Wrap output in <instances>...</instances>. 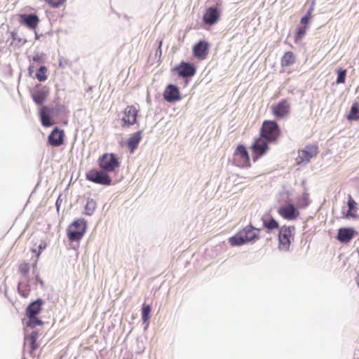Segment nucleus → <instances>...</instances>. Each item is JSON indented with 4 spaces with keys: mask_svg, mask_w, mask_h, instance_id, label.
I'll list each match as a JSON object with an SVG mask.
<instances>
[{
    "mask_svg": "<svg viewBox=\"0 0 359 359\" xmlns=\"http://www.w3.org/2000/svg\"><path fill=\"white\" fill-rule=\"evenodd\" d=\"M259 229L248 225L240 230L236 235L229 238V243L232 246L241 245L259 238Z\"/></svg>",
    "mask_w": 359,
    "mask_h": 359,
    "instance_id": "nucleus-1",
    "label": "nucleus"
},
{
    "mask_svg": "<svg viewBox=\"0 0 359 359\" xmlns=\"http://www.w3.org/2000/svg\"><path fill=\"white\" fill-rule=\"evenodd\" d=\"M259 134L268 141L275 143L280 135V130L276 121L266 120L262 123Z\"/></svg>",
    "mask_w": 359,
    "mask_h": 359,
    "instance_id": "nucleus-2",
    "label": "nucleus"
},
{
    "mask_svg": "<svg viewBox=\"0 0 359 359\" xmlns=\"http://www.w3.org/2000/svg\"><path fill=\"white\" fill-rule=\"evenodd\" d=\"M86 229V223L83 219L74 221L67 228V236L71 242H79L83 238Z\"/></svg>",
    "mask_w": 359,
    "mask_h": 359,
    "instance_id": "nucleus-3",
    "label": "nucleus"
},
{
    "mask_svg": "<svg viewBox=\"0 0 359 359\" xmlns=\"http://www.w3.org/2000/svg\"><path fill=\"white\" fill-rule=\"evenodd\" d=\"M100 168L104 172H114L120 166L118 158L114 154H104L98 159Z\"/></svg>",
    "mask_w": 359,
    "mask_h": 359,
    "instance_id": "nucleus-4",
    "label": "nucleus"
},
{
    "mask_svg": "<svg viewBox=\"0 0 359 359\" xmlns=\"http://www.w3.org/2000/svg\"><path fill=\"white\" fill-rule=\"evenodd\" d=\"M233 161L236 165L239 168H249L251 165L250 159L245 146L242 144L238 145L236 148L233 155Z\"/></svg>",
    "mask_w": 359,
    "mask_h": 359,
    "instance_id": "nucleus-5",
    "label": "nucleus"
},
{
    "mask_svg": "<svg viewBox=\"0 0 359 359\" xmlns=\"http://www.w3.org/2000/svg\"><path fill=\"white\" fill-rule=\"evenodd\" d=\"M318 153V147L316 144L306 145L302 150H299L298 156L295 158L296 164L305 165L311 159Z\"/></svg>",
    "mask_w": 359,
    "mask_h": 359,
    "instance_id": "nucleus-6",
    "label": "nucleus"
},
{
    "mask_svg": "<svg viewBox=\"0 0 359 359\" xmlns=\"http://www.w3.org/2000/svg\"><path fill=\"white\" fill-rule=\"evenodd\" d=\"M271 142L268 141L265 137L259 134V136L254 140L251 146L252 152L255 154L254 161L266 154L269 150V144Z\"/></svg>",
    "mask_w": 359,
    "mask_h": 359,
    "instance_id": "nucleus-7",
    "label": "nucleus"
},
{
    "mask_svg": "<svg viewBox=\"0 0 359 359\" xmlns=\"http://www.w3.org/2000/svg\"><path fill=\"white\" fill-rule=\"evenodd\" d=\"M86 178L90 182L102 185L108 186L111 184V177L104 170H90L86 174Z\"/></svg>",
    "mask_w": 359,
    "mask_h": 359,
    "instance_id": "nucleus-8",
    "label": "nucleus"
},
{
    "mask_svg": "<svg viewBox=\"0 0 359 359\" xmlns=\"http://www.w3.org/2000/svg\"><path fill=\"white\" fill-rule=\"evenodd\" d=\"M292 233L290 227L283 226L281 227L278 234V248L283 251H287L290 246V238Z\"/></svg>",
    "mask_w": 359,
    "mask_h": 359,
    "instance_id": "nucleus-9",
    "label": "nucleus"
},
{
    "mask_svg": "<svg viewBox=\"0 0 359 359\" xmlns=\"http://www.w3.org/2000/svg\"><path fill=\"white\" fill-rule=\"evenodd\" d=\"M221 16V11L215 6H211L205 9L203 15V21L205 25H213L216 24Z\"/></svg>",
    "mask_w": 359,
    "mask_h": 359,
    "instance_id": "nucleus-10",
    "label": "nucleus"
},
{
    "mask_svg": "<svg viewBox=\"0 0 359 359\" xmlns=\"http://www.w3.org/2000/svg\"><path fill=\"white\" fill-rule=\"evenodd\" d=\"M210 47L209 42L201 40L194 46L193 55L199 60H205L209 53Z\"/></svg>",
    "mask_w": 359,
    "mask_h": 359,
    "instance_id": "nucleus-11",
    "label": "nucleus"
},
{
    "mask_svg": "<svg viewBox=\"0 0 359 359\" xmlns=\"http://www.w3.org/2000/svg\"><path fill=\"white\" fill-rule=\"evenodd\" d=\"M273 115L278 119L283 118L290 113V104L286 100L279 102L277 104H273L271 107Z\"/></svg>",
    "mask_w": 359,
    "mask_h": 359,
    "instance_id": "nucleus-12",
    "label": "nucleus"
},
{
    "mask_svg": "<svg viewBox=\"0 0 359 359\" xmlns=\"http://www.w3.org/2000/svg\"><path fill=\"white\" fill-rule=\"evenodd\" d=\"M138 111L133 105L127 106L124 109L122 121L123 127L134 125L137 121Z\"/></svg>",
    "mask_w": 359,
    "mask_h": 359,
    "instance_id": "nucleus-13",
    "label": "nucleus"
},
{
    "mask_svg": "<svg viewBox=\"0 0 359 359\" xmlns=\"http://www.w3.org/2000/svg\"><path fill=\"white\" fill-rule=\"evenodd\" d=\"M175 70L180 76L183 78L191 77L195 75L196 68L194 64L181 62L176 67Z\"/></svg>",
    "mask_w": 359,
    "mask_h": 359,
    "instance_id": "nucleus-14",
    "label": "nucleus"
},
{
    "mask_svg": "<svg viewBox=\"0 0 359 359\" xmlns=\"http://www.w3.org/2000/svg\"><path fill=\"white\" fill-rule=\"evenodd\" d=\"M65 132L57 128H54L48 137V143L53 147H60L65 142Z\"/></svg>",
    "mask_w": 359,
    "mask_h": 359,
    "instance_id": "nucleus-15",
    "label": "nucleus"
},
{
    "mask_svg": "<svg viewBox=\"0 0 359 359\" xmlns=\"http://www.w3.org/2000/svg\"><path fill=\"white\" fill-rule=\"evenodd\" d=\"M163 98L169 102H174L181 100L180 92L178 88L172 84L168 85L163 92Z\"/></svg>",
    "mask_w": 359,
    "mask_h": 359,
    "instance_id": "nucleus-16",
    "label": "nucleus"
},
{
    "mask_svg": "<svg viewBox=\"0 0 359 359\" xmlns=\"http://www.w3.org/2000/svg\"><path fill=\"white\" fill-rule=\"evenodd\" d=\"M49 95L48 88L43 86L40 88L34 90L32 94L33 101L38 105H41L46 100Z\"/></svg>",
    "mask_w": 359,
    "mask_h": 359,
    "instance_id": "nucleus-17",
    "label": "nucleus"
},
{
    "mask_svg": "<svg viewBox=\"0 0 359 359\" xmlns=\"http://www.w3.org/2000/svg\"><path fill=\"white\" fill-rule=\"evenodd\" d=\"M20 23L27 26L29 29H35L39 22L38 16L35 14H22L20 15Z\"/></svg>",
    "mask_w": 359,
    "mask_h": 359,
    "instance_id": "nucleus-18",
    "label": "nucleus"
},
{
    "mask_svg": "<svg viewBox=\"0 0 359 359\" xmlns=\"http://www.w3.org/2000/svg\"><path fill=\"white\" fill-rule=\"evenodd\" d=\"M357 234L353 228H340L338 230L337 239L341 243L350 242Z\"/></svg>",
    "mask_w": 359,
    "mask_h": 359,
    "instance_id": "nucleus-19",
    "label": "nucleus"
},
{
    "mask_svg": "<svg viewBox=\"0 0 359 359\" xmlns=\"http://www.w3.org/2000/svg\"><path fill=\"white\" fill-rule=\"evenodd\" d=\"M142 131L140 130L132 134L131 136L128 138L127 145L131 154H133L137 149L140 142L142 140Z\"/></svg>",
    "mask_w": 359,
    "mask_h": 359,
    "instance_id": "nucleus-20",
    "label": "nucleus"
},
{
    "mask_svg": "<svg viewBox=\"0 0 359 359\" xmlns=\"http://www.w3.org/2000/svg\"><path fill=\"white\" fill-rule=\"evenodd\" d=\"M38 336L39 333L36 331H33L25 337V345L28 344L30 346L31 354L39 347V344L36 343Z\"/></svg>",
    "mask_w": 359,
    "mask_h": 359,
    "instance_id": "nucleus-21",
    "label": "nucleus"
},
{
    "mask_svg": "<svg viewBox=\"0 0 359 359\" xmlns=\"http://www.w3.org/2000/svg\"><path fill=\"white\" fill-rule=\"evenodd\" d=\"M43 302L41 299H37L31 303L26 309L27 316H33L39 314L41 311Z\"/></svg>",
    "mask_w": 359,
    "mask_h": 359,
    "instance_id": "nucleus-22",
    "label": "nucleus"
},
{
    "mask_svg": "<svg viewBox=\"0 0 359 359\" xmlns=\"http://www.w3.org/2000/svg\"><path fill=\"white\" fill-rule=\"evenodd\" d=\"M50 109L45 106H43L39 109V116L41 118V123L45 127H48L53 125L50 116Z\"/></svg>",
    "mask_w": 359,
    "mask_h": 359,
    "instance_id": "nucleus-23",
    "label": "nucleus"
},
{
    "mask_svg": "<svg viewBox=\"0 0 359 359\" xmlns=\"http://www.w3.org/2000/svg\"><path fill=\"white\" fill-rule=\"evenodd\" d=\"M348 210L346 214V217L355 218L357 217L356 212L358 210L357 203L352 198L351 195H348V199L347 202Z\"/></svg>",
    "mask_w": 359,
    "mask_h": 359,
    "instance_id": "nucleus-24",
    "label": "nucleus"
},
{
    "mask_svg": "<svg viewBox=\"0 0 359 359\" xmlns=\"http://www.w3.org/2000/svg\"><path fill=\"white\" fill-rule=\"evenodd\" d=\"M18 273L20 274L21 277L24 278L27 282L29 280V271H30V265L29 263L23 262L19 264L18 267Z\"/></svg>",
    "mask_w": 359,
    "mask_h": 359,
    "instance_id": "nucleus-25",
    "label": "nucleus"
},
{
    "mask_svg": "<svg viewBox=\"0 0 359 359\" xmlns=\"http://www.w3.org/2000/svg\"><path fill=\"white\" fill-rule=\"evenodd\" d=\"M347 118L349 121H356L359 119V104L358 102H354L352 104L350 112L347 115Z\"/></svg>",
    "mask_w": 359,
    "mask_h": 359,
    "instance_id": "nucleus-26",
    "label": "nucleus"
},
{
    "mask_svg": "<svg viewBox=\"0 0 359 359\" xmlns=\"http://www.w3.org/2000/svg\"><path fill=\"white\" fill-rule=\"evenodd\" d=\"M278 213L284 218L292 219V204H287L279 208Z\"/></svg>",
    "mask_w": 359,
    "mask_h": 359,
    "instance_id": "nucleus-27",
    "label": "nucleus"
},
{
    "mask_svg": "<svg viewBox=\"0 0 359 359\" xmlns=\"http://www.w3.org/2000/svg\"><path fill=\"white\" fill-rule=\"evenodd\" d=\"M151 306L149 304H143L142 307V320L143 323H148L150 318H151Z\"/></svg>",
    "mask_w": 359,
    "mask_h": 359,
    "instance_id": "nucleus-28",
    "label": "nucleus"
},
{
    "mask_svg": "<svg viewBox=\"0 0 359 359\" xmlns=\"http://www.w3.org/2000/svg\"><path fill=\"white\" fill-rule=\"evenodd\" d=\"M309 205V196L306 190H304L303 196L297 201V206L299 208H304Z\"/></svg>",
    "mask_w": 359,
    "mask_h": 359,
    "instance_id": "nucleus-29",
    "label": "nucleus"
},
{
    "mask_svg": "<svg viewBox=\"0 0 359 359\" xmlns=\"http://www.w3.org/2000/svg\"><path fill=\"white\" fill-rule=\"evenodd\" d=\"M97 204L95 200L88 199L85 206V214L87 215H91L95 210Z\"/></svg>",
    "mask_w": 359,
    "mask_h": 359,
    "instance_id": "nucleus-30",
    "label": "nucleus"
},
{
    "mask_svg": "<svg viewBox=\"0 0 359 359\" xmlns=\"http://www.w3.org/2000/svg\"><path fill=\"white\" fill-rule=\"evenodd\" d=\"M18 290L22 297H27L30 292V287L28 284L20 282L18 284Z\"/></svg>",
    "mask_w": 359,
    "mask_h": 359,
    "instance_id": "nucleus-31",
    "label": "nucleus"
},
{
    "mask_svg": "<svg viewBox=\"0 0 359 359\" xmlns=\"http://www.w3.org/2000/svg\"><path fill=\"white\" fill-rule=\"evenodd\" d=\"M263 224L264 226L269 230L276 229L279 227L278 222L273 218H271L269 219H264Z\"/></svg>",
    "mask_w": 359,
    "mask_h": 359,
    "instance_id": "nucleus-32",
    "label": "nucleus"
},
{
    "mask_svg": "<svg viewBox=\"0 0 359 359\" xmlns=\"http://www.w3.org/2000/svg\"><path fill=\"white\" fill-rule=\"evenodd\" d=\"M48 69L45 66H41L36 73V78L39 81H45L47 79Z\"/></svg>",
    "mask_w": 359,
    "mask_h": 359,
    "instance_id": "nucleus-33",
    "label": "nucleus"
},
{
    "mask_svg": "<svg viewBox=\"0 0 359 359\" xmlns=\"http://www.w3.org/2000/svg\"><path fill=\"white\" fill-rule=\"evenodd\" d=\"M50 7L53 8H58L64 6L67 0H43Z\"/></svg>",
    "mask_w": 359,
    "mask_h": 359,
    "instance_id": "nucleus-34",
    "label": "nucleus"
},
{
    "mask_svg": "<svg viewBox=\"0 0 359 359\" xmlns=\"http://www.w3.org/2000/svg\"><path fill=\"white\" fill-rule=\"evenodd\" d=\"M27 317L29 318V320L27 323V325L28 327L34 328L36 326L43 325V322L39 318H37L36 316Z\"/></svg>",
    "mask_w": 359,
    "mask_h": 359,
    "instance_id": "nucleus-35",
    "label": "nucleus"
},
{
    "mask_svg": "<svg viewBox=\"0 0 359 359\" xmlns=\"http://www.w3.org/2000/svg\"><path fill=\"white\" fill-rule=\"evenodd\" d=\"M308 29L307 25H300L297 31L295 36V41L297 42L298 40L301 39L306 34V32Z\"/></svg>",
    "mask_w": 359,
    "mask_h": 359,
    "instance_id": "nucleus-36",
    "label": "nucleus"
},
{
    "mask_svg": "<svg viewBox=\"0 0 359 359\" xmlns=\"http://www.w3.org/2000/svg\"><path fill=\"white\" fill-rule=\"evenodd\" d=\"M292 63V53L287 52L281 59V65L283 67H288Z\"/></svg>",
    "mask_w": 359,
    "mask_h": 359,
    "instance_id": "nucleus-37",
    "label": "nucleus"
},
{
    "mask_svg": "<svg viewBox=\"0 0 359 359\" xmlns=\"http://www.w3.org/2000/svg\"><path fill=\"white\" fill-rule=\"evenodd\" d=\"M346 70L339 69L337 72V78L336 80V83L337 84L344 83L346 80Z\"/></svg>",
    "mask_w": 359,
    "mask_h": 359,
    "instance_id": "nucleus-38",
    "label": "nucleus"
},
{
    "mask_svg": "<svg viewBox=\"0 0 359 359\" xmlns=\"http://www.w3.org/2000/svg\"><path fill=\"white\" fill-rule=\"evenodd\" d=\"M44 59L43 53H37L33 56V60L34 62H42Z\"/></svg>",
    "mask_w": 359,
    "mask_h": 359,
    "instance_id": "nucleus-39",
    "label": "nucleus"
},
{
    "mask_svg": "<svg viewBox=\"0 0 359 359\" xmlns=\"http://www.w3.org/2000/svg\"><path fill=\"white\" fill-rule=\"evenodd\" d=\"M46 248V243L45 242H42L39 245V252L37 253V257H39L42 251Z\"/></svg>",
    "mask_w": 359,
    "mask_h": 359,
    "instance_id": "nucleus-40",
    "label": "nucleus"
},
{
    "mask_svg": "<svg viewBox=\"0 0 359 359\" xmlns=\"http://www.w3.org/2000/svg\"><path fill=\"white\" fill-rule=\"evenodd\" d=\"M310 17L308 15H304L301 19V25H307L309 22Z\"/></svg>",
    "mask_w": 359,
    "mask_h": 359,
    "instance_id": "nucleus-41",
    "label": "nucleus"
},
{
    "mask_svg": "<svg viewBox=\"0 0 359 359\" xmlns=\"http://www.w3.org/2000/svg\"><path fill=\"white\" fill-rule=\"evenodd\" d=\"M299 215L297 208L293 204V219L296 218Z\"/></svg>",
    "mask_w": 359,
    "mask_h": 359,
    "instance_id": "nucleus-42",
    "label": "nucleus"
},
{
    "mask_svg": "<svg viewBox=\"0 0 359 359\" xmlns=\"http://www.w3.org/2000/svg\"><path fill=\"white\" fill-rule=\"evenodd\" d=\"M313 7L311 6V7L308 11H307V12H306V15H308V16H309V17H310V15H311V13H312V11H313Z\"/></svg>",
    "mask_w": 359,
    "mask_h": 359,
    "instance_id": "nucleus-43",
    "label": "nucleus"
},
{
    "mask_svg": "<svg viewBox=\"0 0 359 359\" xmlns=\"http://www.w3.org/2000/svg\"><path fill=\"white\" fill-rule=\"evenodd\" d=\"M161 46H162V41H161L159 42V46H158V49H159V50H160V51H161Z\"/></svg>",
    "mask_w": 359,
    "mask_h": 359,
    "instance_id": "nucleus-44",
    "label": "nucleus"
},
{
    "mask_svg": "<svg viewBox=\"0 0 359 359\" xmlns=\"http://www.w3.org/2000/svg\"><path fill=\"white\" fill-rule=\"evenodd\" d=\"M36 266V264L33 265V271L35 269Z\"/></svg>",
    "mask_w": 359,
    "mask_h": 359,
    "instance_id": "nucleus-45",
    "label": "nucleus"
},
{
    "mask_svg": "<svg viewBox=\"0 0 359 359\" xmlns=\"http://www.w3.org/2000/svg\"><path fill=\"white\" fill-rule=\"evenodd\" d=\"M22 359H26L25 358H23Z\"/></svg>",
    "mask_w": 359,
    "mask_h": 359,
    "instance_id": "nucleus-46",
    "label": "nucleus"
}]
</instances>
